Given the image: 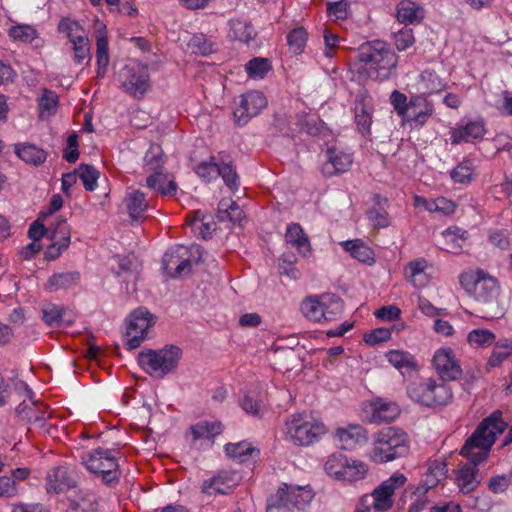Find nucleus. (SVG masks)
Wrapping results in <instances>:
<instances>
[{"label":"nucleus","instance_id":"nucleus-26","mask_svg":"<svg viewBox=\"0 0 512 512\" xmlns=\"http://www.w3.org/2000/svg\"><path fill=\"white\" fill-rule=\"evenodd\" d=\"M79 281L80 273L78 271L55 273L48 278L44 288L48 292H56L62 289H71L75 287Z\"/></svg>","mask_w":512,"mask_h":512},{"label":"nucleus","instance_id":"nucleus-17","mask_svg":"<svg viewBox=\"0 0 512 512\" xmlns=\"http://www.w3.org/2000/svg\"><path fill=\"white\" fill-rule=\"evenodd\" d=\"M239 476L236 472L222 471L217 476L204 481L202 485V492L205 494H227L238 483Z\"/></svg>","mask_w":512,"mask_h":512},{"label":"nucleus","instance_id":"nucleus-55","mask_svg":"<svg viewBox=\"0 0 512 512\" xmlns=\"http://www.w3.org/2000/svg\"><path fill=\"white\" fill-rule=\"evenodd\" d=\"M58 30L60 33L66 34L70 42L85 36L83 28L76 21L70 19H62L59 22Z\"/></svg>","mask_w":512,"mask_h":512},{"label":"nucleus","instance_id":"nucleus-33","mask_svg":"<svg viewBox=\"0 0 512 512\" xmlns=\"http://www.w3.org/2000/svg\"><path fill=\"white\" fill-rule=\"evenodd\" d=\"M321 312L325 322L337 319L343 312V301L335 294H322L321 295Z\"/></svg>","mask_w":512,"mask_h":512},{"label":"nucleus","instance_id":"nucleus-6","mask_svg":"<svg viewBox=\"0 0 512 512\" xmlns=\"http://www.w3.org/2000/svg\"><path fill=\"white\" fill-rule=\"evenodd\" d=\"M81 464L92 474L101 476L102 482L108 486L116 485L121 477L119 464L108 449L97 448L81 455Z\"/></svg>","mask_w":512,"mask_h":512},{"label":"nucleus","instance_id":"nucleus-24","mask_svg":"<svg viewBox=\"0 0 512 512\" xmlns=\"http://www.w3.org/2000/svg\"><path fill=\"white\" fill-rule=\"evenodd\" d=\"M285 241L295 247L299 254L307 257L311 253V245L308 236L298 223L288 225L285 233Z\"/></svg>","mask_w":512,"mask_h":512},{"label":"nucleus","instance_id":"nucleus-63","mask_svg":"<svg viewBox=\"0 0 512 512\" xmlns=\"http://www.w3.org/2000/svg\"><path fill=\"white\" fill-rule=\"evenodd\" d=\"M189 46L193 49L194 53L203 56L209 55L213 52V44L206 40L202 35L194 36L190 40Z\"/></svg>","mask_w":512,"mask_h":512},{"label":"nucleus","instance_id":"nucleus-35","mask_svg":"<svg viewBox=\"0 0 512 512\" xmlns=\"http://www.w3.org/2000/svg\"><path fill=\"white\" fill-rule=\"evenodd\" d=\"M419 91L421 95L438 93L442 91L446 84L444 81L431 70H424L419 76Z\"/></svg>","mask_w":512,"mask_h":512},{"label":"nucleus","instance_id":"nucleus-61","mask_svg":"<svg viewBox=\"0 0 512 512\" xmlns=\"http://www.w3.org/2000/svg\"><path fill=\"white\" fill-rule=\"evenodd\" d=\"M454 182L469 183L472 179V167L469 162H463L457 165L450 173Z\"/></svg>","mask_w":512,"mask_h":512},{"label":"nucleus","instance_id":"nucleus-27","mask_svg":"<svg viewBox=\"0 0 512 512\" xmlns=\"http://www.w3.org/2000/svg\"><path fill=\"white\" fill-rule=\"evenodd\" d=\"M41 313L43 322L49 327H68L73 322L71 319L65 318V308L52 303L44 304Z\"/></svg>","mask_w":512,"mask_h":512},{"label":"nucleus","instance_id":"nucleus-47","mask_svg":"<svg viewBox=\"0 0 512 512\" xmlns=\"http://www.w3.org/2000/svg\"><path fill=\"white\" fill-rule=\"evenodd\" d=\"M397 17L401 22L415 23L422 19V10L413 2H401L397 10Z\"/></svg>","mask_w":512,"mask_h":512},{"label":"nucleus","instance_id":"nucleus-37","mask_svg":"<svg viewBox=\"0 0 512 512\" xmlns=\"http://www.w3.org/2000/svg\"><path fill=\"white\" fill-rule=\"evenodd\" d=\"M231 36L241 42L249 43L257 33L250 22L241 19H232L229 22Z\"/></svg>","mask_w":512,"mask_h":512},{"label":"nucleus","instance_id":"nucleus-14","mask_svg":"<svg viewBox=\"0 0 512 512\" xmlns=\"http://www.w3.org/2000/svg\"><path fill=\"white\" fill-rule=\"evenodd\" d=\"M122 87L134 97L143 96L150 87L148 69L141 65L126 66Z\"/></svg>","mask_w":512,"mask_h":512},{"label":"nucleus","instance_id":"nucleus-58","mask_svg":"<svg viewBox=\"0 0 512 512\" xmlns=\"http://www.w3.org/2000/svg\"><path fill=\"white\" fill-rule=\"evenodd\" d=\"M394 44L399 51H404L415 43V38L411 28H403L393 34Z\"/></svg>","mask_w":512,"mask_h":512},{"label":"nucleus","instance_id":"nucleus-45","mask_svg":"<svg viewBox=\"0 0 512 512\" xmlns=\"http://www.w3.org/2000/svg\"><path fill=\"white\" fill-rule=\"evenodd\" d=\"M512 354V340L504 339L496 342L492 354L488 359L490 367L499 366L505 359Z\"/></svg>","mask_w":512,"mask_h":512},{"label":"nucleus","instance_id":"nucleus-16","mask_svg":"<svg viewBox=\"0 0 512 512\" xmlns=\"http://www.w3.org/2000/svg\"><path fill=\"white\" fill-rule=\"evenodd\" d=\"M76 481L66 467L52 468L46 477V490L48 493H62L75 487Z\"/></svg>","mask_w":512,"mask_h":512},{"label":"nucleus","instance_id":"nucleus-59","mask_svg":"<svg viewBox=\"0 0 512 512\" xmlns=\"http://www.w3.org/2000/svg\"><path fill=\"white\" fill-rule=\"evenodd\" d=\"M391 104L399 116L406 117L410 108V100L398 90H394L390 96Z\"/></svg>","mask_w":512,"mask_h":512},{"label":"nucleus","instance_id":"nucleus-12","mask_svg":"<svg viewBox=\"0 0 512 512\" xmlns=\"http://www.w3.org/2000/svg\"><path fill=\"white\" fill-rule=\"evenodd\" d=\"M432 362L443 382L455 381L462 376L460 362L450 347L438 349L433 356Z\"/></svg>","mask_w":512,"mask_h":512},{"label":"nucleus","instance_id":"nucleus-46","mask_svg":"<svg viewBox=\"0 0 512 512\" xmlns=\"http://www.w3.org/2000/svg\"><path fill=\"white\" fill-rule=\"evenodd\" d=\"M217 176H221L226 186L235 191L239 187V177L237 172L230 161L226 162L221 158V163L218 164Z\"/></svg>","mask_w":512,"mask_h":512},{"label":"nucleus","instance_id":"nucleus-21","mask_svg":"<svg viewBox=\"0 0 512 512\" xmlns=\"http://www.w3.org/2000/svg\"><path fill=\"white\" fill-rule=\"evenodd\" d=\"M335 435L341 443V448L345 450L353 449L367 440L366 430L360 425L339 427Z\"/></svg>","mask_w":512,"mask_h":512},{"label":"nucleus","instance_id":"nucleus-4","mask_svg":"<svg viewBox=\"0 0 512 512\" xmlns=\"http://www.w3.org/2000/svg\"><path fill=\"white\" fill-rule=\"evenodd\" d=\"M371 459L375 463H386L404 457L409 452V437L396 427H385L375 433Z\"/></svg>","mask_w":512,"mask_h":512},{"label":"nucleus","instance_id":"nucleus-50","mask_svg":"<svg viewBox=\"0 0 512 512\" xmlns=\"http://www.w3.org/2000/svg\"><path fill=\"white\" fill-rule=\"evenodd\" d=\"M308 33L304 27L292 29L287 35V44L294 54L303 52L307 42Z\"/></svg>","mask_w":512,"mask_h":512},{"label":"nucleus","instance_id":"nucleus-32","mask_svg":"<svg viewBox=\"0 0 512 512\" xmlns=\"http://www.w3.org/2000/svg\"><path fill=\"white\" fill-rule=\"evenodd\" d=\"M14 151L20 159L33 165L44 163L47 157V153L43 149L30 143L15 144Z\"/></svg>","mask_w":512,"mask_h":512},{"label":"nucleus","instance_id":"nucleus-7","mask_svg":"<svg viewBox=\"0 0 512 512\" xmlns=\"http://www.w3.org/2000/svg\"><path fill=\"white\" fill-rule=\"evenodd\" d=\"M181 356V349L178 346L171 345L157 351L141 352L138 356V362L150 376L163 378L177 368Z\"/></svg>","mask_w":512,"mask_h":512},{"label":"nucleus","instance_id":"nucleus-1","mask_svg":"<svg viewBox=\"0 0 512 512\" xmlns=\"http://www.w3.org/2000/svg\"><path fill=\"white\" fill-rule=\"evenodd\" d=\"M507 423L502 419V412L497 410L484 418L474 432L465 441L460 454L469 460L457 472L456 484L460 491L468 494L480 484L477 465L485 462L496 437L506 429Z\"/></svg>","mask_w":512,"mask_h":512},{"label":"nucleus","instance_id":"nucleus-20","mask_svg":"<svg viewBox=\"0 0 512 512\" xmlns=\"http://www.w3.org/2000/svg\"><path fill=\"white\" fill-rule=\"evenodd\" d=\"M20 388H23L28 396L30 403L23 401L15 408L16 415L27 423H42L45 420V412L38 411L34 401H32V391L28 385L22 381L19 382Z\"/></svg>","mask_w":512,"mask_h":512},{"label":"nucleus","instance_id":"nucleus-9","mask_svg":"<svg viewBox=\"0 0 512 512\" xmlns=\"http://www.w3.org/2000/svg\"><path fill=\"white\" fill-rule=\"evenodd\" d=\"M325 433L321 422L311 420L306 414H295L286 421V436L294 444L308 446Z\"/></svg>","mask_w":512,"mask_h":512},{"label":"nucleus","instance_id":"nucleus-39","mask_svg":"<svg viewBox=\"0 0 512 512\" xmlns=\"http://www.w3.org/2000/svg\"><path fill=\"white\" fill-rule=\"evenodd\" d=\"M194 440L212 439L222 432V424L218 421H200L190 427Z\"/></svg>","mask_w":512,"mask_h":512},{"label":"nucleus","instance_id":"nucleus-13","mask_svg":"<svg viewBox=\"0 0 512 512\" xmlns=\"http://www.w3.org/2000/svg\"><path fill=\"white\" fill-rule=\"evenodd\" d=\"M407 478L402 473L393 474L388 480L380 484L372 493L373 507L376 511L385 512L393 505V494L397 488L402 487Z\"/></svg>","mask_w":512,"mask_h":512},{"label":"nucleus","instance_id":"nucleus-23","mask_svg":"<svg viewBox=\"0 0 512 512\" xmlns=\"http://www.w3.org/2000/svg\"><path fill=\"white\" fill-rule=\"evenodd\" d=\"M485 133V128L480 121H471L464 126H459L452 130L451 140L453 144L461 142H473L481 139Z\"/></svg>","mask_w":512,"mask_h":512},{"label":"nucleus","instance_id":"nucleus-54","mask_svg":"<svg viewBox=\"0 0 512 512\" xmlns=\"http://www.w3.org/2000/svg\"><path fill=\"white\" fill-rule=\"evenodd\" d=\"M270 69V62L266 58H254L246 64V72L251 78H263Z\"/></svg>","mask_w":512,"mask_h":512},{"label":"nucleus","instance_id":"nucleus-57","mask_svg":"<svg viewBox=\"0 0 512 512\" xmlns=\"http://www.w3.org/2000/svg\"><path fill=\"white\" fill-rule=\"evenodd\" d=\"M74 50V60L76 63L81 64L85 59L90 60V46L87 36L77 38L71 41Z\"/></svg>","mask_w":512,"mask_h":512},{"label":"nucleus","instance_id":"nucleus-8","mask_svg":"<svg viewBox=\"0 0 512 512\" xmlns=\"http://www.w3.org/2000/svg\"><path fill=\"white\" fill-rule=\"evenodd\" d=\"M312 498L311 490L284 483L269 497L266 512H293L295 507H304Z\"/></svg>","mask_w":512,"mask_h":512},{"label":"nucleus","instance_id":"nucleus-44","mask_svg":"<svg viewBox=\"0 0 512 512\" xmlns=\"http://www.w3.org/2000/svg\"><path fill=\"white\" fill-rule=\"evenodd\" d=\"M321 295L309 296L301 304V311L304 316L314 322H322L323 313L321 312Z\"/></svg>","mask_w":512,"mask_h":512},{"label":"nucleus","instance_id":"nucleus-18","mask_svg":"<svg viewBox=\"0 0 512 512\" xmlns=\"http://www.w3.org/2000/svg\"><path fill=\"white\" fill-rule=\"evenodd\" d=\"M52 244L45 251V259H57L63 250L67 249L70 244V232L65 220L58 221L56 228L50 236Z\"/></svg>","mask_w":512,"mask_h":512},{"label":"nucleus","instance_id":"nucleus-30","mask_svg":"<svg viewBox=\"0 0 512 512\" xmlns=\"http://www.w3.org/2000/svg\"><path fill=\"white\" fill-rule=\"evenodd\" d=\"M447 471V464L444 461H429L427 463L426 472L424 473L422 480L426 486V489H431L445 480Z\"/></svg>","mask_w":512,"mask_h":512},{"label":"nucleus","instance_id":"nucleus-53","mask_svg":"<svg viewBox=\"0 0 512 512\" xmlns=\"http://www.w3.org/2000/svg\"><path fill=\"white\" fill-rule=\"evenodd\" d=\"M467 340L476 347L490 346L495 341V335L488 329H475L469 332Z\"/></svg>","mask_w":512,"mask_h":512},{"label":"nucleus","instance_id":"nucleus-43","mask_svg":"<svg viewBox=\"0 0 512 512\" xmlns=\"http://www.w3.org/2000/svg\"><path fill=\"white\" fill-rule=\"evenodd\" d=\"M444 247L443 249L449 253L458 254L462 251L466 237L459 230L447 229L443 232Z\"/></svg>","mask_w":512,"mask_h":512},{"label":"nucleus","instance_id":"nucleus-15","mask_svg":"<svg viewBox=\"0 0 512 512\" xmlns=\"http://www.w3.org/2000/svg\"><path fill=\"white\" fill-rule=\"evenodd\" d=\"M163 268L173 278L190 271L191 262L187 249L184 246H177L167 251L163 256Z\"/></svg>","mask_w":512,"mask_h":512},{"label":"nucleus","instance_id":"nucleus-42","mask_svg":"<svg viewBox=\"0 0 512 512\" xmlns=\"http://www.w3.org/2000/svg\"><path fill=\"white\" fill-rule=\"evenodd\" d=\"M98 503L96 496L84 493L70 500L69 512H97Z\"/></svg>","mask_w":512,"mask_h":512},{"label":"nucleus","instance_id":"nucleus-48","mask_svg":"<svg viewBox=\"0 0 512 512\" xmlns=\"http://www.w3.org/2000/svg\"><path fill=\"white\" fill-rule=\"evenodd\" d=\"M58 96L55 92L45 89L39 101V115L41 118L54 115L57 110Z\"/></svg>","mask_w":512,"mask_h":512},{"label":"nucleus","instance_id":"nucleus-38","mask_svg":"<svg viewBox=\"0 0 512 512\" xmlns=\"http://www.w3.org/2000/svg\"><path fill=\"white\" fill-rule=\"evenodd\" d=\"M343 246L345 250L349 251L351 256L358 261L367 264L374 263V253L363 241L359 239L347 241Z\"/></svg>","mask_w":512,"mask_h":512},{"label":"nucleus","instance_id":"nucleus-28","mask_svg":"<svg viewBox=\"0 0 512 512\" xmlns=\"http://www.w3.org/2000/svg\"><path fill=\"white\" fill-rule=\"evenodd\" d=\"M399 412L397 404L379 399L372 403L371 421L376 424L391 422L399 415Z\"/></svg>","mask_w":512,"mask_h":512},{"label":"nucleus","instance_id":"nucleus-51","mask_svg":"<svg viewBox=\"0 0 512 512\" xmlns=\"http://www.w3.org/2000/svg\"><path fill=\"white\" fill-rule=\"evenodd\" d=\"M346 465H348V458L345 455L332 454L325 463V471L340 480Z\"/></svg>","mask_w":512,"mask_h":512},{"label":"nucleus","instance_id":"nucleus-52","mask_svg":"<svg viewBox=\"0 0 512 512\" xmlns=\"http://www.w3.org/2000/svg\"><path fill=\"white\" fill-rule=\"evenodd\" d=\"M79 177L87 191H94L97 187L99 171L92 165L81 164L78 168Z\"/></svg>","mask_w":512,"mask_h":512},{"label":"nucleus","instance_id":"nucleus-62","mask_svg":"<svg viewBox=\"0 0 512 512\" xmlns=\"http://www.w3.org/2000/svg\"><path fill=\"white\" fill-rule=\"evenodd\" d=\"M367 216L376 227L385 228L390 224L388 212L383 207H372L367 211Z\"/></svg>","mask_w":512,"mask_h":512},{"label":"nucleus","instance_id":"nucleus-29","mask_svg":"<svg viewBox=\"0 0 512 512\" xmlns=\"http://www.w3.org/2000/svg\"><path fill=\"white\" fill-rule=\"evenodd\" d=\"M244 217V211L235 201L225 198L220 200L217 212L220 222L229 221L232 224H241Z\"/></svg>","mask_w":512,"mask_h":512},{"label":"nucleus","instance_id":"nucleus-22","mask_svg":"<svg viewBox=\"0 0 512 512\" xmlns=\"http://www.w3.org/2000/svg\"><path fill=\"white\" fill-rule=\"evenodd\" d=\"M352 163L350 155L336 151L334 149L327 150V161L322 165V173L327 177L343 173L347 171Z\"/></svg>","mask_w":512,"mask_h":512},{"label":"nucleus","instance_id":"nucleus-41","mask_svg":"<svg viewBox=\"0 0 512 512\" xmlns=\"http://www.w3.org/2000/svg\"><path fill=\"white\" fill-rule=\"evenodd\" d=\"M97 77H104L109 65V47L106 35L100 34L96 40Z\"/></svg>","mask_w":512,"mask_h":512},{"label":"nucleus","instance_id":"nucleus-11","mask_svg":"<svg viewBox=\"0 0 512 512\" xmlns=\"http://www.w3.org/2000/svg\"><path fill=\"white\" fill-rule=\"evenodd\" d=\"M267 105L266 97L259 91H250L239 96L234 109V122L245 126L251 118L257 116Z\"/></svg>","mask_w":512,"mask_h":512},{"label":"nucleus","instance_id":"nucleus-36","mask_svg":"<svg viewBox=\"0 0 512 512\" xmlns=\"http://www.w3.org/2000/svg\"><path fill=\"white\" fill-rule=\"evenodd\" d=\"M147 186L163 196L173 195L177 185L173 180H168L167 175L161 172H154L146 180Z\"/></svg>","mask_w":512,"mask_h":512},{"label":"nucleus","instance_id":"nucleus-40","mask_svg":"<svg viewBox=\"0 0 512 512\" xmlns=\"http://www.w3.org/2000/svg\"><path fill=\"white\" fill-rule=\"evenodd\" d=\"M225 452L231 458H239L241 462H245L247 457H258L260 453L258 449L246 441L226 444Z\"/></svg>","mask_w":512,"mask_h":512},{"label":"nucleus","instance_id":"nucleus-10","mask_svg":"<svg viewBox=\"0 0 512 512\" xmlns=\"http://www.w3.org/2000/svg\"><path fill=\"white\" fill-rule=\"evenodd\" d=\"M153 323L154 317L146 308H138L130 314L125 333L126 345L129 350H134L141 345L148 328Z\"/></svg>","mask_w":512,"mask_h":512},{"label":"nucleus","instance_id":"nucleus-49","mask_svg":"<svg viewBox=\"0 0 512 512\" xmlns=\"http://www.w3.org/2000/svg\"><path fill=\"white\" fill-rule=\"evenodd\" d=\"M367 473V466L358 460L348 459V465L345 466L340 480L357 481L363 479Z\"/></svg>","mask_w":512,"mask_h":512},{"label":"nucleus","instance_id":"nucleus-2","mask_svg":"<svg viewBox=\"0 0 512 512\" xmlns=\"http://www.w3.org/2000/svg\"><path fill=\"white\" fill-rule=\"evenodd\" d=\"M460 285L480 306L482 317L494 319L503 316L504 309L499 303L498 281L483 270H468L460 274Z\"/></svg>","mask_w":512,"mask_h":512},{"label":"nucleus","instance_id":"nucleus-25","mask_svg":"<svg viewBox=\"0 0 512 512\" xmlns=\"http://www.w3.org/2000/svg\"><path fill=\"white\" fill-rule=\"evenodd\" d=\"M354 112L359 131L363 135L369 134L372 123V106L370 100L363 95H358L355 100Z\"/></svg>","mask_w":512,"mask_h":512},{"label":"nucleus","instance_id":"nucleus-56","mask_svg":"<svg viewBox=\"0 0 512 512\" xmlns=\"http://www.w3.org/2000/svg\"><path fill=\"white\" fill-rule=\"evenodd\" d=\"M9 36L14 40L30 43L37 37V32L29 25H17L9 29Z\"/></svg>","mask_w":512,"mask_h":512},{"label":"nucleus","instance_id":"nucleus-64","mask_svg":"<svg viewBox=\"0 0 512 512\" xmlns=\"http://www.w3.org/2000/svg\"><path fill=\"white\" fill-rule=\"evenodd\" d=\"M67 145L68 147L63 151V158L69 163H75L79 158L77 134L69 135Z\"/></svg>","mask_w":512,"mask_h":512},{"label":"nucleus","instance_id":"nucleus-5","mask_svg":"<svg viewBox=\"0 0 512 512\" xmlns=\"http://www.w3.org/2000/svg\"><path fill=\"white\" fill-rule=\"evenodd\" d=\"M407 394L414 402L427 407L445 406L453 399L451 387L432 378L410 383Z\"/></svg>","mask_w":512,"mask_h":512},{"label":"nucleus","instance_id":"nucleus-60","mask_svg":"<svg viewBox=\"0 0 512 512\" xmlns=\"http://www.w3.org/2000/svg\"><path fill=\"white\" fill-rule=\"evenodd\" d=\"M194 170L201 179L210 182L217 177L218 163L203 161L199 163Z\"/></svg>","mask_w":512,"mask_h":512},{"label":"nucleus","instance_id":"nucleus-3","mask_svg":"<svg viewBox=\"0 0 512 512\" xmlns=\"http://www.w3.org/2000/svg\"><path fill=\"white\" fill-rule=\"evenodd\" d=\"M358 59L371 79L386 80L395 70L398 56L383 41L364 43L359 48Z\"/></svg>","mask_w":512,"mask_h":512},{"label":"nucleus","instance_id":"nucleus-19","mask_svg":"<svg viewBox=\"0 0 512 512\" xmlns=\"http://www.w3.org/2000/svg\"><path fill=\"white\" fill-rule=\"evenodd\" d=\"M433 113V104L425 96L415 95L410 98V108L406 117L416 126L422 127Z\"/></svg>","mask_w":512,"mask_h":512},{"label":"nucleus","instance_id":"nucleus-34","mask_svg":"<svg viewBox=\"0 0 512 512\" xmlns=\"http://www.w3.org/2000/svg\"><path fill=\"white\" fill-rule=\"evenodd\" d=\"M386 357L391 365H393L401 374L416 370L417 363L413 355L409 352L401 350H391L386 354Z\"/></svg>","mask_w":512,"mask_h":512},{"label":"nucleus","instance_id":"nucleus-31","mask_svg":"<svg viewBox=\"0 0 512 512\" xmlns=\"http://www.w3.org/2000/svg\"><path fill=\"white\" fill-rule=\"evenodd\" d=\"M124 202L130 217L138 220L148 208V201L143 192L132 190L126 193Z\"/></svg>","mask_w":512,"mask_h":512}]
</instances>
